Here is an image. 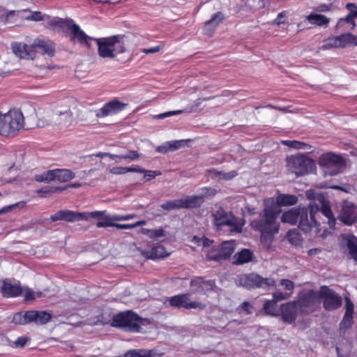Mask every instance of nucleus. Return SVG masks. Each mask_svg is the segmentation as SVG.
<instances>
[{"instance_id": "f257e3e1", "label": "nucleus", "mask_w": 357, "mask_h": 357, "mask_svg": "<svg viewBox=\"0 0 357 357\" xmlns=\"http://www.w3.org/2000/svg\"><path fill=\"white\" fill-rule=\"evenodd\" d=\"M70 29V40L73 43L85 45L89 48L91 45L89 40H93L98 45V55L102 58H114L118 54L126 52V46L122 36L114 35L110 37L93 38L87 36L80 26L73 22L69 26Z\"/></svg>"}, {"instance_id": "f03ea898", "label": "nucleus", "mask_w": 357, "mask_h": 357, "mask_svg": "<svg viewBox=\"0 0 357 357\" xmlns=\"http://www.w3.org/2000/svg\"><path fill=\"white\" fill-rule=\"evenodd\" d=\"M298 202V197L294 195L282 194L276 199V202L273 200L269 204L265 203L264 208L260 213V218L255 220V227L260 231L262 235H273L279 231V224L277 222V218L281 213L280 206L294 205Z\"/></svg>"}, {"instance_id": "7ed1b4c3", "label": "nucleus", "mask_w": 357, "mask_h": 357, "mask_svg": "<svg viewBox=\"0 0 357 357\" xmlns=\"http://www.w3.org/2000/svg\"><path fill=\"white\" fill-rule=\"evenodd\" d=\"M318 211V206L312 204H310L307 206H298L283 213L281 221L291 225L298 223V228L305 233L311 231L313 227L319 230L320 224L316 220Z\"/></svg>"}, {"instance_id": "20e7f679", "label": "nucleus", "mask_w": 357, "mask_h": 357, "mask_svg": "<svg viewBox=\"0 0 357 357\" xmlns=\"http://www.w3.org/2000/svg\"><path fill=\"white\" fill-rule=\"evenodd\" d=\"M145 323H147L146 319H143L131 310L114 314L112 319V326L131 333L140 332L141 326L145 325Z\"/></svg>"}, {"instance_id": "39448f33", "label": "nucleus", "mask_w": 357, "mask_h": 357, "mask_svg": "<svg viewBox=\"0 0 357 357\" xmlns=\"http://www.w3.org/2000/svg\"><path fill=\"white\" fill-rule=\"evenodd\" d=\"M24 127L22 113L10 109L5 114L0 113V135L4 137L14 136Z\"/></svg>"}, {"instance_id": "423d86ee", "label": "nucleus", "mask_w": 357, "mask_h": 357, "mask_svg": "<svg viewBox=\"0 0 357 357\" xmlns=\"http://www.w3.org/2000/svg\"><path fill=\"white\" fill-rule=\"evenodd\" d=\"M286 162L288 171L297 176L309 174L317 169L314 160L303 153L288 156Z\"/></svg>"}, {"instance_id": "0eeeda50", "label": "nucleus", "mask_w": 357, "mask_h": 357, "mask_svg": "<svg viewBox=\"0 0 357 357\" xmlns=\"http://www.w3.org/2000/svg\"><path fill=\"white\" fill-rule=\"evenodd\" d=\"M318 164L326 175L334 176L342 172L346 167V160L341 155L327 152L320 155Z\"/></svg>"}, {"instance_id": "6e6552de", "label": "nucleus", "mask_w": 357, "mask_h": 357, "mask_svg": "<svg viewBox=\"0 0 357 357\" xmlns=\"http://www.w3.org/2000/svg\"><path fill=\"white\" fill-rule=\"evenodd\" d=\"M104 213L103 211H96L93 212L79 213L70 210H60L50 216L52 222L63 220L73 222L79 220H88L90 218H100Z\"/></svg>"}, {"instance_id": "1a4fd4ad", "label": "nucleus", "mask_w": 357, "mask_h": 357, "mask_svg": "<svg viewBox=\"0 0 357 357\" xmlns=\"http://www.w3.org/2000/svg\"><path fill=\"white\" fill-rule=\"evenodd\" d=\"M213 217L218 226H229L233 232L242 231V225L237 222L236 218L232 213L229 214L222 207H218L213 213Z\"/></svg>"}, {"instance_id": "9d476101", "label": "nucleus", "mask_w": 357, "mask_h": 357, "mask_svg": "<svg viewBox=\"0 0 357 357\" xmlns=\"http://www.w3.org/2000/svg\"><path fill=\"white\" fill-rule=\"evenodd\" d=\"M319 296L323 298V307L326 310H334L342 306V297L327 286L321 287Z\"/></svg>"}, {"instance_id": "9b49d317", "label": "nucleus", "mask_w": 357, "mask_h": 357, "mask_svg": "<svg viewBox=\"0 0 357 357\" xmlns=\"http://www.w3.org/2000/svg\"><path fill=\"white\" fill-rule=\"evenodd\" d=\"M239 283L241 286L248 289L257 287H268L273 286L275 281L269 278H264L256 273L243 275L239 278Z\"/></svg>"}, {"instance_id": "f8f14e48", "label": "nucleus", "mask_w": 357, "mask_h": 357, "mask_svg": "<svg viewBox=\"0 0 357 357\" xmlns=\"http://www.w3.org/2000/svg\"><path fill=\"white\" fill-rule=\"evenodd\" d=\"M190 294H182L176 295L168 298L169 305L171 307H183L185 309H204L206 307L205 303L198 301H190Z\"/></svg>"}, {"instance_id": "ddd939ff", "label": "nucleus", "mask_w": 357, "mask_h": 357, "mask_svg": "<svg viewBox=\"0 0 357 357\" xmlns=\"http://www.w3.org/2000/svg\"><path fill=\"white\" fill-rule=\"evenodd\" d=\"M337 219L346 226L357 222V208L351 202L344 201L337 215Z\"/></svg>"}, {"instance_id": "4468645a", "label": "nucleus", "mask_w": 357, "mask_h": 357, "mask_svg": "<svg viewBox=\"0 0 357 357\" xmlns=\"http://www.w3.org/2000/svg\"><path fill=\"white\" fill-rule=\"evenodd\" d=\"M138 250L141 255L147 259H164L170 255L165 246L159 243H152L151 242L148 243L146 248H139Z\"/></svg>"}, {"instance_id": "2eb2a0df", "label": "nucleus", "mask_w": 357, "mask_h": 357, "mask_svg": "<svg viewBox=\"0 0 357 357\" xmlns=\"http://www.w3.org/2000/svg\"><path fill=\"white\" fill-rule=\"evenodd\" d=\"M190 286L192 288V293H199L206 296L209 292L213 291L216 287L214 280H205L203 277L192 278Z\"/></svg>"}, {"instance_id": "dca6fc26", "label": "nucleus", "mask_w": 357, "mask_h": 357, "mask_svg": "<svg viewBox=\"0 0 357 357\" xmlns=\"http://www.w3.org/2000/svg\"><path fill=\"white\" fill-rule=\"evenodd\" d=\"M316 200L319 202L320 206L315 203L312 204L317 205L319 208L318 212L321 211V213L327 218L329 228L334 229L336 224V219L331 210L330 202L321 194L317 195Z\"/></svg>"}, {"instance_id": "f3484780", "label": "nucleus", "mask_w": 357, "mask_h": 357, "mask_svg": "<svg viewBox=\"0 0 357 357\" xmlns=\"http://www.w3.org/2000/svg\"><path fill=\"white\" fill-rule=\"evenodd\" d=\"M128 104L123 103L117 99L105 103L96 113L97 118H103L109 115L116 114L123 111Z\"/></svg>"}, {"instance_id": "a211bd4d", "label": "nucleus", "mask_w": 357, "mask_h": 357, "mask_svg": "<svg viewBox=\"0 0 357 357\" xmlns=\"http://www.w3.org/2000/svg\"><path fill=\"white\" fill-rule=\"evenodd\" d=\"M31 45L33 49L34 58L36 57V52L46 54L50 57L54 55L55 44L51 40L36 38Z\"/></svg>"}, {"instance_id": "6ab92c4d", "label": "nucleus", "mask_w": 357, "mask_h": 357, "mask_svg": "<svg viewBox=\"0 0 357 357\" xmlns=\"http://www.w3.org/2000/svg\"><path fill=\"white\" fill-rule=\"evenodd\" d=\"M280 312L282 319L284 322L293 324L297 318L299 310L296 301H292L282 304L280 306Z\"/></svg>"}, {"instance_id": "aec40b11", "label": "nucleus", "mask_w": 357, "mask_h": 357, "mask_svg": "<svg viewBox=\"0 0 357 357\" xmlns=\"http://www.w3.org/2000/svg\"><path fill=\"white\" fill-rule=\"evenodd\" d=\"M11 49L15 55L20 59H34V52L32 45H28L22 42H13Z\"/></svg>"}, {"instance_id": "412c9836", "label": "nucleus", "mask_w": 357, "mask_h": 357, "mask_svg": "<svg viewBox=\"0 0 357 357\" xmlns=\"http://www.w3.org/2000/svg\"><path fill=\"white\" fill-rule=\"evenodd\" d=\"M45 26L51 30H63L65 28H68L72 24L73 20L70 18L63 19L59 17H51L49 15L46 17Z\"/></svg>"}, {"instance_id": "4be33fe9", "label": "nucleus", "mask_w": 357, "mask_h": 357, "mask_svg": "<svg viewBox=\"0 0 357 357\" xmlns=\"http://www.w3.org/2000/svg\"><path fill=\"white\" fill-rule=\"evenodd\" d=\"M181 208H195L200 207L204 202L202 196H186L183 199H178Z\"/></svg>"}, {"instance_id": "5701e85b", "label": "nucleus", "mask_w": 357, "mask_h": 357, "mask_svg": "<svg viewBox=\"0 0 357 357\" xmlns=\"http://www.w3.org/2000/svg\"><path fill=\"white\" fill-rule=\"evenodd\" d=\"M30 324L33 322L37 325H44L52 319V314L46 311L29 310Z\"/></svg>"}, {"instance_id": "b1692460", "label": "nucleus", "mask_w": 357, "mask_h": 357, "mask_svg": "<svg viewBox=\"0 0 357 357\" xmlns=\"http://www.w3.org/2000/svg\"><path fill=\"white\" fill-rule=\"evenodd\" d=\"M188 141H190V139H181L167 142L165 144L158 146L156 148V151L163 154L167 153L168 152H173L183 146H185V143Z\"/></svg>"}, {"instance_id": "393cba45", "label": "nucleus", "mask_w": 357, "mask_h": 357, "mask_svg": "<svg viewBox=\"0 0 357 357\" xmlns=\"http://www.w3.org/2000/svg\"><path fill=\"white\" fill-rule=\"evenodd\" d=\"M314 293L312 291L300 295L297 301L299 312L305 313V309L311 307L314 303Z\"/></svg>"}, {"instance_id": "a878e982", "label": "nucleus", "mask_w": 357, "mask_h": 357, "mask_svg": "<svg viewBox=\"0 0 357 357\" xmlns=\"http://www.w3.org/2000/svg\"><path fill=\"white\" fill-rule=\"evenodd\" d=\"M252 258L253 253L250 250L243 249L234 255L233 263L236 265H241L251 261Z\"/></svg>"}, {"instance_id": "bb28decb", "label": "nucleus", "mask_w": 357, "mask_h": 357, "mask_svg": "<svg viewBox=\"0 0 357 357\" xmlns=\"http://www.w3.org/2000/svg\"><path fill=\"white\" fill-rule=\"evenodd\" d=\"M1 293L6 297H17L21 295L22 289L20 285L4 282L1 287Z\"/></svg>"}, {"instance_id": "cd10ccee", "label": "nucleus", "mask_w": 357, "mask_h": 357, "mask_svg": "<svg viewBox=\"0 0 357 357\" xmlns=\"http://www.w3.org/2000/svg\"><path fill=\"white\" fill-rule=\"evenodd\" d=\"M220 260H226L230 258L234 252V245L231 241H224L218 245Z\"/></svg>"}, {"instance_id": "c85d7f7f", "label": "nucleus", "mask_w": 357, "mask_h": 357, "mask_svg": "<svg viewBox=\"0 0 357 357\" xmlns=\"http://www.w3.org/2000/svg\"><path fill=\"white\" fill-rule=\"evenodd\" d=\"M225 20L224 14L218 11L214 13L210 20L206 21L204 24L206 30L213 31Z\"/></svg>"}, {"instance_id": "c756f323", "label": "nucleus", "mask_w": 357, "mask_h": 357, "mask_svg": "<svg viewBox=\"0 0 357 357\" xmlns=\"http://www.w3.org/2000/svg\"><path fill=\"white\" fill-rule=\"evenodd\" d=\"M305 20L311 24L323 26H327L329 23V18L321 14L311 13L306 16Z\"/></svg>"}, {"instance_id": "7c9ffc66", "label": "nucleus", "mask_w": 357, "mask_h": 357, "mask_svg": "<svg viewBox=\"0 0 357 357\" xmlns=\"http://www.w3.org/2000/svg\"><path fill=\"white\" fill-rule=\"evenodd\" d=\"M141 233L152 239H158L159 238L166 236V231L162 227L152 229L142 228L141 229Z\"/></svg>"}, {"instance_id": "2f4dec72", "label": "nucleus", "mask_w": 357, "mask_h": 357, "mask_svg": "<svg viewBox=\"0 0 357 357\" xmlns=\"http://www.w3.org/2000/svg\"><path fill=\"white\" fill-rule=\"evenodd\" d=\"M56 179L60 182H67L75 177L73 172L67 169H56Z\"/></svg>"}, {"instance_id": "473e14b6", "label": "nucleus", "mask_w": 357, "mask_h": 357, "mask_svg": "<svg viewBox=\"0 0 357 357\" xmlns=\"http://www.w3.org/2000/svg\"><path fill=\"white\" fill-rule=\"evenodd\" d=\"M104 213L100 218H96V219H99V221L96 223V227L98 228L102 227H115V222H113L114 220V215H105V211H103Z\"/></svg>"}, {"instance_id": "72a5a7b5", "label": "nucleus", "mask_w": 357, "mask_h": 357, "mask_svg": "<svg viewBox=\"0 0 357 357\" xmlns=\"http://www.w3.org/2000/svg\"><path fill=\"white\" fill-rule=\"evenodd\" d=\"M56 169L47 170L43 174H36L34 177L35 181L37 182H47L49 183L56 179Z\"/></svg>"}, {"instance_id": "f704fd0d", "label": "nucleus", "mask_w": 357, "mask_h": 357, "mask_svg": "<svg viewBox=\"0 0 357 357\" xmlns=\"http://www.w3.org/2000/svg\"><path fill=\"white\" fill-rule=\"evenodd\" d=\"M29 310L17 312L13 315V323L16 325H26L30 324Z\"/></svg>"}, {"instance_id": "c9c22d12", "label": "nucleus", "mask_w": 357, "mask_h": 357, "mask_svg": "<svg viewBox=\"0 0 357 357\" xmlns=\"http://www.w3.org/2000/svg\"><path fill=\"white\" fill-rule=\"evenodd\" d=\"M66 188H61L57 186H45L40 189L37 190L36 193L39 197H46L50 195L61 192L66 190Z\"/></svg>"}, {"instance_id": "e433bc0d", "label": "nucleus", "mask_w": 357, "mask_h": 357, "mask_svg": "<svg viewBox=\"0 0 357 357\" xmlns=\"http://www.w3.org/2000/svg\"><path fill=\"white\" fill-rule=\"evenodd\" d=\"M153 353L151 350L141 349H130L127 351L124 357H153Z\"/></svg>"}, {"instance_id": "4c0bfd02", "label": "nucleus", "mask_w": 357, "mask_h": 357, "mask_svg": "<svg viewBox=\"0 0 357 357\" xmlns=\"http://www.w3.org/2000/svg\"><path fill=\"white\" fill-rule=\"evenodd\" d=\"M282 144L295 149H305L311 148L310 145L297 140H283L282 141Z\"/></svg>"}, {"instance_id": "58836bf2", "label": "nucleus", "mask_w": 357, "mask_h": 357, "mask_svg": "<svg viewBox=\"0 0 357 357\" xmlns=\"http://www.w3.org/2000/svg\"><path fill=\"white\" fill-rule=\"evenodd\" d=\"M265 312L272 316L278 315L276 301L274 300L266 301L263 307Z\"/></svg>"}, {"instance_id": "ea45409f", "label": "nucleus", "mask_w": 357, "mask_h": 357, "mask_svg": "<svg viewBox=\"0 0 357 357\" xmlns=\"http://www.w3.org/2000/svg\"><path fill=\"white\" fill-rule=\"evenodd\" d=\"M220 251L218 246H212L206 254V258L208 261H214L217 262L221 261L220 257Z\"/></svg>"}, {"instance_id": "a19ab883", "label": "nucleus", "mask_w": 357, "mask_h": 357, "mask_svg": "<svg viewBox=\"0 0 357 357\" xmlns=\"http://www.w3.org/2000/svg\"><path fill=\"white\" fill-rule=\"evenodd\" d=\"M332 48H339L337 36L328 37V38L325 39L324 40V44L321 47L322 50H330Z\"/></svg>"}, {"instance_id": "79ce46f5", "label": "nucleus", "mask_w": 357, "mask_h": 357, "mask_svg": "<svg viewBox=\"0 0 357 357\" xmlns=\"http://www.w3.org/2000/svg\"><path fill=\"white\" fill-rule=\"evenodd\" d=\"M139 158V154L137 151L130 150L127 154L125 155H109V158H120V159H129L131 160H137Z\"/></svg>"}, {"instance_id": "37998d69", "label": "nucleus", "mask_w": 357, "mask_h": 357, "mask_svg": "<svg viewBox=\"0 0 357 357\" xmlns=\"http://www.w3.org/2000/svg\"><path fill=\"white\" fill-rule=\"evenodd\" d=\"M179 199H174L162 204L160 207L166 211L180 209Z\"/></svg>"}, {"instance_id": "c03bdc74", "label": "nucleus", "mask_w": 357, "mask_h": 357, "mask_svg": "<svg viewBox=\"0 0 357 357\" xmlns=\"http://www.w3.org/2000/svg\"><path fill=\"white\" fill-rule=\"evenodd\" d=\"M145 220H139L132 224H115V228H117L119 229H133L139 226H143L146 225Z\"/></svg>"}, {"instance_id": "a18cd8bd", "label": "nucleus", "mask_w": 357, "mask_h": 357, "mask_svg": "<svg viewBox=\"0 0 357 357\" xmlns=\"http://www.w3.org/2000/svg\"><path fill=\"white\" fill-rule=\"evenodd\" d=\"M253 306L248 301L242 303L237 308L239 314L244 312L245 314H250L253 311Z\"/></svg>"}, {"instance_id": "49530a36", "label": "nucleus", "mask_w": 357, "mask_h": 357, "mask_svg": "<svg viewBox=\"0 0 357 357\" xmlns=\"http://www.w3.org/2000/svg\"><path fill=\"white\" fill-rule=\"evenodd\" d=\"M354 317L344 315L343 319L340 323V328L347 330L351 328L354 324Z\"/></svg>"}, {"instance_id": "de8ad7c7", "label": "nucleus", "mask_w": 357, "mask_h": 357, "mask_svg": "<svg viewBox=\"0 0 357 357\" xmlns=\"http://www.w3.org/2000/svg\"><path fill=\"white\" fill-rule=\"evenodd\" d=\"M354 13H355V10H351V12H350L347 16L339 19L337 26H338L342 22H345L351 24L352 25V28H354L356 23L354 19L356 17V15H354Z\"/></svg>"}, {"instance_id": "09e8293b", "label": "nucleus", "mask_w": 357, "mask_h": 357, "mask_svg": "<svg viewBox=\"0 0 357 357\" xmlns=\"http://www.w3.org/2000/svg\"><path fill=\"white\" fill-rule=\"evenodd\" d=\"M347 247L349 250V254L352 256L354 259L357 261V243L352 239H349L347 241Z\"/></svg>"}, {"instance_id": "8fccbe9b", "label": "nucleus", "mask_w": 357, "mask_h": 357, "mask_svg": "<svg viewBox=\"0 0 357 357\" xmlns=\"http://www.w3.org/2000/svg\"><path fill=\"white\" fill-rule=\"evenodd\" d=\"M354 313V305L349 297L345 298V313L344 315L353 317Z\"/></svg>"}, {"instance_id": "3c124183", "label": "nucleus", "mask_w": 357, "mask_h": 357, "mask_svg": "<svg viewBox=\"0 0 357 357\" xmlns=\"http://www.w3.org/2000/svg\"><path fill=\"white\" fill-rule=\"evenodd\" d=\"M47 16L43 15L42 13L40 11H35L32 12V13L27 16L26 19L29 21H35V22H40L43 20H46Z\"/></svg>"}, {"instance_id": "603ef678", "label": "nucleus", "mask_w": 357, "mask_h": 357, "mask_svg": "<svg viewBox=\"0 0 357 357\" xmlns=\"http://www.w3.org/2000/svg\"><path fill=\"white\" fill-rule=\"evenodd\" d=\"M280 284L284 287V289L288 291L287 293H289L290 296L292 294L293 289L294 287V282L289 280L283 279L280 281Z\"/></svg>"}, {"instance_id": "864d4df0", "label": "nucleus", "mask_w": 357, "mask_h": 357, "mask_svg": "<svg viewBox=\"0 0 357 357\" xmlns=\"http://www.w3.org/2000/svg\"><path fill=\"white\" fill-rule=\"evenodd\" d=\"M348 39V33H342L340 36H337L339 48H344L345 47L349 46Z\"/></svg>"}, {"instance_id": "5fc2aeb1", "label": "nucleus", "mask_w": 357, "mask_h": 357, "mask_svg": "<svg viewBox=\"0 0 357 357\" xmlns=\"http://www.w3.org/2000/svg\"><path fill=\"white\" fill-rule=\"evenodd\" d=\"M273 300L277 301L287 299L290 297L289 293H282L280 291H276L273 294Z\"/></svg>"}, {"instance_id": "6e6d98bb", "label": "nucleus", "mask_w": 357, "mask_h": 357, "mask_svg": "<svg viewBox=\"0 0 357 357\" xmlns=\"http://www.w3.org/2000/svg\"><path fill=\"white\" fill-rule=\"evenodd\" d=\"M136 214L131 213V214H127V215H114V219L115 221H125L133 219L136 218Z\"/></svg>"}, {"instance_id": "4d7b16f0", "label": "nucleus", "mask_w": 357, "mask_h": 357, "mask_svg": "<svg viewBox=\"0 0 357 357\" xmlns=\"http://www.w3.org/2000/svg\"><path fill=\"white\" fill-rule=\"evenodd\" d=\"M287 13V12L286 10H283L279 13L277 15V17L273 20V24L279 26L282 24H284L285 22L282 19L286 17Z\"/></svg>"}, {"instance_id": "13d9d810", "label": "nucleus", "mask_w": 357, "mask_h": 357, "mask_svg": "<svg viewBox=\"0 0 357 357\" xmlns=\"http://www.w3.org/2000/svg\"><path fill=\"white\" fill-rule=\"evenodd\" d=\"M202 192L203 197L204 196H213L215 195L217 193V190L215 188H213L211 187H204L202 188Z\"/></svg>"}, {"instance_id": "bf43d9fd", "label": "nucleus", "mask_w": 357, "mask_h": 357, "mask_svg": "<svg viewBox=\"0 0 357 357\" xmlns=\"http://www.w3.org/2000/svg\"><path fill=\"white\" fill-rule=\"evenodd\" d=\"M109 172L115 175L124 174H126V167H114Z\"/></svg>"}, {"instance_id": "052dcab7", "label": "nucleus", "mask_w": 357, "mask_h": 357, "mask_svg": "<svg viewBox=\"0 0 357 357\" xmlns=\"http://www.w3.org/2000/svg\"><path fill=\"white\" fill-rule=\"evenodd\" d=\"M144 174V177L147 181H150L151 179H153L156 176L159 175L160 173L155 171H151V170H146L143 172Z\"/></svg>"}, {"instance_id": "680f3d73", "label": "nucleus", "mask_w": 357, "mask_h": 357, "mask_svg": "<svg viewBox=\"0 0 357 357\" xmlns=\"http://www.w3.org/2000/svg\"><path fill=\"white\" fill-rule=\"evenodd\" d=\"M333 5L331 3L330 4H326V3H321L319 5L315 10L320 13H324L328 12L332 9Z\"/></svg>"}, {"instance_id": "e2e57ef3", "label": "nucleus", "mask_w": 357, "mask_h": 357, "mask_svg": "<svg viewBox=\"0 0 357 357\" xmlns=\"http://www.w3.org/2000/svg\"><path fill=\"white\" fill-rule=\"evenodd\" d=\"M237 175V172L236 171H231L229 172H222L220 178L224 180H231L234 178Z\"/></svg>"}, {"instance_id": "0e129e2a", "label": "nucleus", "mask_w": 357, "mask_h": 357, "mask_svg": "<svg viewBox=\"0 0 357 357\" xmlns=\"http://www.w3.org/2000/svg\"><path fill=\"white\" fill-rule=\"evenodd\" d=\"M162 48V45H157V46H155V47H153L151 48L143 49L142 50V52L146 54H152V53H155V52H160Z\"/></svg>"}, {"instance_id": "69168bd1", "label": "nucleus", "mask_w": 357, "mask_h": 357, "mask_svg": "<svg viewBox=\"0 0 357 357\" xmlns=\"http://www.w3.org/2000/svg\"><path fill=\"white\" fill-rule=\"evenodd\" d=\"M144 171H145L144 169L139 167L138 165H133L132 167H126V173H128V172L142 173Z\"/></svg>"}, {"instance_id": "338daca9", "label": "nucleus", "mask_w": 357, "mask_h": 357, "mask_svg": "<svg viewBox=\"0 0 357 357\" xmlns=\"http://www.w3.org/2000/svg\"><path fill=\"white\" fill-rule=\"evenodd\" d=\"M348 37H349V41L348 45L349 46L354 45L357 46V36H355L352 34L351 33H348Z\"/></svg>"}, {"instance_id": "774afa93", "label": "nucleus", "mask_w": 357, "mask_h": 357, "mask_svg": "<svg viewBox=\"0 0 357 357\" xmlns=\"http://www.w3.org/2000/svg\"><path fill=\"white\" fill-rule=\"evenodd\" d=\"M27 342V338L25 337H19L15 342L16 347H23Z\"/></svg>"}]
</instances>
